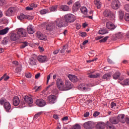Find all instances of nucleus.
<instances>
[{
	"label": "nucleus",
	"instance_id": "f257e3e1",
	"mask_svg": "<svg viewBox=\"0 0 129 129\" xmlns=\"http://www.w3.org/2000/svg\"><path fill=\"white\" fill-rule=\"evenodd\" d=\"M124 114H118L117 117H113L110 118V123L111 124H117L119 122H121V120L124 118Z\"/></svg>",
	"mask_w": 129,
	"mask_h": 129
},
{
	"label": "nucleus",
	"instance_id": "f03ea898",
	"mask_svg": "<svg viewBox=\"0 0 129 129\" xmlns=\"http://www.w3.org/2000/svg\"><path fill=\"white\" fill-rule=\"evenodd\" d=\"M19 9L17 6H13L9 8L5 15L7 16V17H12L14 16L15 13H17L18 12Z\"/></svg>",
	"mask_w": 129,
	"mask_h": 129
},
{
	"label": "nucleus",
	"instance_id": "7ed1b4c3",
	"mask_svg": "<svg viewBox=\"0 0 129 129\" xmlns=\"http://www.w3.org/2000/svg\"><path fill=\"white\" fill-rule=\"evenodd\" d=\"M57 20H61L65 22L73 23L76 20V16L72 14H67L64 16V18L57 19Z\"/></svg>",
	"mask_w": 129,
	"mask_h": 129
},
{
	"label": "nucleus",
	"instance_id": "20e7f679",
	"mask_svg": "<svg viewBox=\"0 0 129 129\" xmlns=\"http://www.w3.org/2000/svg\"><path fill=\"white\" fill-rule=\"evenodd\" d=\"M0 104L2 105H4V107L7 112H10L12 106L10 102H8L6 99L2 98L0 100Z\"/></svg>",
	"mask_w": 129,
	"mask_h": 129
},
{
	"label": "nucleus",
	"instance_id": "39448f33",
	"mask_svg": "<svg viewBox=\"0 0 129 129\" xmlns=\"http://www.w3.org/2000/svg\"><path fill=\"white\" fill-rule=\"evenodd\" d=\"M55 22L56 26H57V27H58V28L67 27L68 26H69V23H70V22H67L65 21L57 19H56Z\"/></svg>",
	"mask_w": 129,
	"mask_h": 129
},
{
	"label": "nucleus",
	"instance_id": "423d86ee",
	"mask_svg": "<svg viewBox=\"0 0 129 129\" xmlns=\"http://www.w3.org/2000/svg\"><path fill=\"white\" fill-rule=\"evenodd\" d=\"M72 88V85L71 83L69 81H66L65 82V86L63 85L60 87V88H58V89L61 91H67L71 89Z\"/></svg>",
	"mask_w": 129,
	"mask_h": 129
},
{
	"label": "nucleus",
	"instance_id": "0eeeda50",
	"mask_svg": "<svg viewBox=\"0 0 129 129\" xmlns=\"http://www.w3.org/2000/svg\"><path fill=\"white\" fill-rule=\"evenodd\" d=\"M104 16L110 19V20H113L114 19V14L109 9L104 11Z\"/></svg>",
	"mask_w": 129,
	"mask_h": 129
},
{
	"label": "nucleus",
	"instance_id": "6e6552de",
	"mask_svg": "<svg viewBox=\"0 0 129 129\" xmlns=\"http://www.w3.org/2000/svg\"><path fill=\"white\" fill-rule=\"evenodd\" d=\"M27 33V31L25 29L19 28L17 29V34H16V35L21 36L22 38H25L26 37Z\"/></svg>",
	"mask_w": 129,
	"mask_h": 129
},
{
	"label": "nucleus",
	"instance_id": "1a4fd4ad",
	"mask_svg": "<svg viewBox=\"0 0 129 129\" xmlns=\"http://www.w3.org/2000/svg\"><path fill=\"white\" fill-rule=\"evenodd\" d=\"M92 86L91 85H88L86 84H82L78 86V88L79 90L83 91H87Z\"/></svg>",
	"mask_w": 129,
	"mask_h": 129
},
{
	"label": "nucleus",
	"instance_id": "9d476101",
	"mask_svg": "<svg viewBox=\"0 0 129 129\" xmlns=\"http://www.w3.org/2000/svg\"><path fill=\"white\" fill-rule=\"evenodd\" d=\"M57 98L55 95H51L47 97V102L50 104H54L56 102V99Z\"/></svg>",
	"mask_w": 129,
	"mask_h": 129
},
{
	"label": "nucleus",
	"instance_id": "9b49d317",
	"mask_svg": "<svg viewBox=\"0 0 129 129\" xmlns=\"http://www.w3.org/2000/svg\"><path fill=\"white\" fill-rule=\"evenodd\" d=\"M111 7L114 10H117L120 7V2L118 0H114L111 4Z\"/></svg>",
	"mask_w": 129,
	"mask_h": 129
},
{
	"label": "nucleus",
	"instance_id": "f8f14e48",
	"mask_svg": "<svg viewBox=\"0 0 129 129\" xmlns=\"http://www.w3.org/2000/svg\"><path fill=\"white\" fill-rule=\"evenodd\" d=\"M13 63L15 64V66H18V67H17L16 69V74L20 75V73L22 71V65L19 64L17 61H13Z\"/></svg>",
	"mask_w": 129,
	"mask_h": 129
},
{
	"label": "nucleus",
	"instance_id": "ddd939ff",
	"mask_svg": "<svg viewBox=\"0 0 129 129\" xmlns=\"http://www.w3.org/2000/svg\"><path fill=\"white\" fill-rule=\"evenodd\" d=\"M121 74L119 72H116L114 73L112 77L113 78L114 80H119L120 81H122L124 80V78L123 77H120Z\"/></svg>",
	"mask_w": 129,
	"mask_h": 129
},
{
	"label": "nucleus",
	"instance_id": "4468645a",
	"mask_svg": "<svg viewBox=\"0 0 129 129\" xmlns=\"http://www.w3.org/2000/svg\"><path fill=\"white\" fill-rule=\"evenodd\" d=\"M38 62L43 63L47 61V58L45 55H38L37 56Z\"/></svg>",
	"mask_w": 129,
	"mask_h": 129
},
{
	"label": "nucleus",
	"instance_id": "2eb2a0df",
	"mask_svg": "<svg viewBox=\"0 0 129 129\" xmlns=\"http://www.w3.org/2000/svg\"><path fill=\"white\" fill-rule=\"evenodd\" d=\"M55 28V24L53 22H50L48 25H46L45 29L48 31H52Z\"/></svg>",
	"mask_w": 129,
	"mask_h": 129
},
{
	"label": "nucleus",
	"instance_id": "dca6fc26",
	"mask_svg": "<svg viewBox=\"0 0 129 129\" xmlns=\"http://www.w3.org/2000/svg\"><path fill=\"white\" fill-rule=\"evenodd\" d=\"M24 100L26 103L29 104V106H32L31 105L33 103L32 98L28 96H25L24 97Z\"/></svg>",
	"mask_w": 129,
	"mask_h": 129
},
{
	"label": "nucleus",
	"instance_id": "f3484780",
	"mask_svg": "<svg viewBox=\"0 0 129 129\" xmlns=\"http://www.w3.org/2000/svg\"><path fill=\"white\" fill-rule=\"evenodd\" d=\"M81 7V4L79 2H76L74 5H73L72 11L73 12H77Z\"/></svg>",
	"mask_w": 129,
	"mask_h": 129
},
{
	"label": "nucleus",
	"instance_id": "a211bd4d",
	"mask_svg": "<svg viewBox=\"0 0 129 129\" xmlns=\"http://www.w3.org/2000/svg\"><path fill=\"white\" fill-rule=\"evenodd\" d=\"M35 103L39 107H43L46 105V102L42 99H37Z\"/></svg>",
	"mask_w": 129,
	"mask_h": 129
},
{
	"label": "nucleus",
	"instance_id": "6ab92c4d",
	"mask_svg": "<svg viewBox=\"0 0 129 129\" xmlns=\"http://www.w3.org/2000/svg\"><path fill=\"white\" fill-rule=\"evenodd\" d=\"M106 28L109 30H114L116 28V26L114 25V24L111 22H108L106 23Z\"/></svg>",
	"mask_w": 129,
	"mask_h": 129
},
{
	"label": "nucleus",
	"instance_id": "aec40b11",
	"mask_svg": "<svg viewBox=\"0 0 129 129\" xmlns=\"http://www.w3.org/2000/svg\"><path fill=\"white\" fill-rule=\"evenodd\" d=\"M37 37L39 40L46 41V36L42 34V33L40 32H37Z\"/></svg>",
	"mask_w": 129,
	"mask_h": 129
},
{
	"label": "nucleus",
	"instance_id": "412c9836",
	"mask_svg": "<svg viewBox=\"0 0 129 129\" xmlns=\"http://www.w3.org/2000/svg\"><path fill=\"white\" fill-rule=\"evenodd\" d=\"M22 38L21 36L18 35L15 33H12L11 35V40L12 41H14L19 39V38Z\"/></svg>",
	"mask_w": 129,
	"mask_h": 129
},
{
	"label": "nucleus",
	"instance_id": "4be33fe9",
	"mask_svg": "<svg viewBox=\"0 0 129 129\" xmlns=\"http://www.w3.org/2000/svg\"><path fill=\"white\" fill-rule=\"evenodd\" d=\"M56 85L58 88L60 89V87L64 85V82L62 79H58L56 80Z\"/></svg>",
	"mask_w": 129,
	"mask_h": 129
},
{
	"label": "nucleus",
	"instance_id": "5701e85b",
	"mask_svg": "<svg viewBox=\"0 0 129 129\" xmlns=\"http://www.w3.org/2000/svg\"><path fill=\"white\" fill-rule=\"evenodd\" d=\"M83 127L85 129H92L93 126L91 124V121H90L84 123V124H83Z\"/></svg>",
	"mask_w": 129,
	"mask_h": 129
},
{
	"label": "nucleus",
	"instance_id": "b1692460",
	"mask_svg": "<svg viewBox=\"0 0 129 129\" xmlns=\"http://www.w3.org/2000/svg\"><path fill=\"white\" fill-rule=\"evenodd\" d=\"M69 78L70 79V80L73 83H76L78 81V78L77 77L73 75H69Z\"/></svg>",
	"mask_w": 129,
	"mask_h": 129
},
{
	"label": "nucleus",
	"instance_id": "393cba45",
	"mask_svg": "<svg viewBox=\"0 0 129 129\" xmlns=\"http://www.w3.org/2000/svg\"><path fill=\"white\" fill-rule=\"evenodd\" d=\"M117 14L118 15L119 20H122L124 19V11L122 10H118V11H117Z\"/></svg>",
	"mask_w": 129,
	"mask_h": 129
},
{
	"label": "nucleus",
	"instance_id": "a878e982",
	"mask_svg": "<svg viewBox=\"0 0 129 129\" xmlns=\"http://www.w3.org/2000/svg\"><path fill=\"white\" fill-rule=\"evenodd\" d=\"M36 63V61L35 58L32 57H31V58L29 59V64H31V66H35Z\"/></svg>",
	"mask_w": 129,
	"mask_h": 129
},
{
	"label": "nucleus",
	"instance_id": "bb28decb",
	"mask_svg": "<svg viewBox=\"0 0 129 129\" xmlns=\"http://www.w3.org/2000/svg\"><path fill=\"white\" fill-rule=\"evenodd\" d=\"M59 9L62 10V11L67 12L70 11V8L67 5H61L59 7Z\"/></svg>",
	"mask_w": 129,
	"mask_h": 129
},
{
	"label": "nucleus",
	"instance_id": "cd10ccee",
	"mask_svg": "<svg viewBox=\"0 0 129 129\" xmlns=\"http://www.w3.org/2000/svg\"><path fill=\"white\" fill-rule=\"evenodd\" d=\"M10 29L9 28H6L5 29H4L3 30H0V35H5L9 32V30Z\"/></svg>",
	"mask_w": 129,
	"mask_h": 129
},
{
	"label": "nucleus",
	"instance_id": "c85d7f7f",
	"mask_svg": "<svg viewBox=\"0 0 129 129\" xmlns=\"http://www.w3.org/2000/svg\"><path fill=\"white\" fill-rule=\"evenodd\" d=\"M49 13H50V12L48 8L42 9L41 10L39 11V14H40V15H46V14H48Z\"/></svg>",
	"mask_w": 129,
	"mask_h": 129
},
{
	"label": "nucleus",
	"instance_id": "c756f323",
	"mask_svg": "<svg viewBox=\"0 0 129 129\" xmlns=\"http://www.w3.org/2000/svg\"><path fill=\"white\" fill-rule=\"evenodd\" d=\"M20 101L18 97L16 96L13 98V105L15 106H17L19 104Z\"/></svg>",
	"mask_w": 129,
	"mask_h": 129
},
{
	"label": "nucleus",
	"instance_id": "7c9ffc66",
	"mask_svg": "<svg viewBox=\"0 0 129 129\" xmlns=\"http://www.w3.org/2000/svg\"><path fill=\"white\" fill-rule=\"evenodd\" d=\"M108 33V31L105 28H101L98 31V34L100 35H104Z\"/></svg>",
	"mask_w": 129,
	"mask_h": 129
},
{
	"label": "nucleus",
	"instance_id": "2f4dec72",
	"mask_svg": "<svg viewBox=\"0 0 129 129\" xmlns=\"http://www.w3.org/2000/svg\"><path fill=\"white\" fill-rule=\"evenodd\" d=\"M105 125H106L107 129H116L114 126L112 125L109 121L105 123Z\"/></svg>",
	"mask_w": 129,
	"mask_h": 129
},
{
	"label": "nucleus",
	"instance_id": "473e14b6",
	"mask_svg": "<svg viewBox=\"0 0 129 129\" xmlns=\"http://www.w3.org/2000/svg\"><path fill=\"white\" fill-rule=\"evenodd\" d=\"M27 32H28L29 34H33L34 33L32 25H30L27 27Z\"/></svg>",
	"mask_w": 129,
	"mask_h": 129
},
{
	"label": "nucleus",
	"instance_id": "72a5a7b5",
	"mask_svg": "<svg viewBox=\"0 0 129 129\" xmlns=\"http://www.w3.org/2000/svg\"><path fill=\"white\" fill-rule=\"evenodd\" d=\"M110 78L111 75L109 73H107L104 74V76H103L102 79L106 81H108L109 80V79H110Z\"/></svg>",
	"mask_w": 129,
	"mask_h": 129
},
{
	"label": "nucleus",
	"instance_id": "f704fd0d",
	"mask_svg": "<svg viewBox=\"0 0 129 129\" xmlns=\"http://www.w3.org/2000/svg\"><path fill=\"white\" fill-rule=\"evenodd\" d=\"M99 74H97L96 75H93L92 74H89V76H88V77L91 78V79H94V78H97L99 77Z\"/></svg>",
	"mask_w": 129,
	"mask_h": 129
},
{
	"label": "nucleus",
	"instance_id": "c9c22d12",
	"mask_svg": "<svg viewBox=\"0 0 129 129\" xmlns=\"http://www.w3.org/2000/svg\"><path fill=\"white\" fill-rule=\"evenodd\" d=\"M26 17H27V16H25V14H20V15L17 16V19H18V20H19L20 21H22L24 19H26Z\"/></svg>",
	"mask_w": 129,
	"mask_h": 129
},
{
	"label": "nucleus",
	"instance_id": "e433bc0d",
	"mask_svg": "<svg viewBox=\"0 0 129 129\" xmlns=\"http://www.w3.org/2000/svg\"><path fill=\"white\" fill-rule=\"evenodd\" d=\"M121 123H126V124L129 125V118L128 117L123 118V119L121 120Z\"/></svg>",
	"mask_w": 129,
	"mask_h": 129
},
{
	"label": "nucleus",
	"instance_id": "4c0bfd02",
	"mask_svg": "<svg viewBox=\"0 0 129 129\" xmlns=\"http://www.w3.org/2000/svg\"><path fill=\"white\" fill-rule=\"evenodd\" d=\"M69 45L68 44H66L65 45L63 46L62 49L59 51L60 53H64L66 51V49H68Z\"/></svg>",
	"mask_w": 129,
	"mask_h": 129
},
{
	"label": "nucleus",
	"instance_id": "58836bf2",
	"mask_svg": "<svg viewBox=\"0 0 129 129\" xmlns=\"http://www.w3.org/2000/svg\"><path fill=\"white\" fill-rule=\"evenodd\" d=\"M29 45V43L27 41H24V42L22 43V45L20 46V48L24 49L25 47L28 46Z\"/></svg>",
	"mask_w": 129,
	"mask_h": 129
},
{
	"label": "nucleus",
	"instance_id": "ea45409f",
	"mask_svg": "<svg viewBox=\"0 0 129 129\" xmlns=\"http://www.w3.org/2000/svg\"><path fill=\"white\" fill-rule=\"evenodd\" d=\"M97 129H104V123H98L97 125Z\"/></svg>",
	"mask_w": 129,
	"mask_h": 129
},
{
	"label": "nucleus",
	"instance_id": "a19ab883",
	"mask_svg": "<svg viewBox=\"0 0 129 129\" xmlns=\"http://www.w3.org/2000/svg\"><path fill=\"white\" fill-rule=\"evenodd\" d=\"M121 85L129 86V79H126L123 81V83H120Z\"/></svg>",
	"mask_w": 129,
	"mask_h": 129
},
{
	"label": "nucleus",
	"instance_id": "79ce46f5",
	"mask_svg": "<svg viewBox=\"0 0 129 129\" xmlns=\"http://www.w3.org/2000/svg\"><path fill=\"white\" fill-rule=\"evenodd\" d=\"M81 12L84 15H87V8L86 7H83L81 8Z\"/></svg>",
	"mask_w": 129,
	"mask_h": 129
},
{
	"label": "nucleus",
	"instance_id": "37998d69",
	"mask_svg": "<svg viewBox=\"0 0 129 129\" xmlns=\"http://www.w3.org/2000/svg\"><path fill=\"white\" fill-rule=\"evenodd\" d=\"M57 6H52L51 7H50V8L48 9V10L51 12H56L57 11Z\"/></svg>",
	"mask_w": 129,
	"mask_h": 129
},
{
	"label": "nucleus",
	"instance_id": "c03bdc74",
	"mask_svg": "<svg viewBox=\"0 0 129 129\" xmlns=\"http://www.w3.org/2000/svg\"><path fill=\"white\" fill-rule=\"evenodd\" d=\"M42 112H39L38 113L35 114L34 115V117L33 118V119L34 120H35L36 119H37L38 118V117H39L40 115H41L42 114Z\"/></svg>",
	"mask_w": 129,
	"mask_h": 129
},
{
	"label": "nucleus",
	"instance_id": "a18cd8bd",
	"mask_svg": "<svg viewBox=\"0 0 129 129\" xmlns=\"http://www.w3.org/2000/svg\"><path fill=\"white\" fill-rule=\"evenodd\" d=\"M115 36L117 39H120L123 37V35L122 34L121 32H119L116 34Z\"/></svg>",
	"mask_w": 129,
	"mask_h": 129
},
{
	"label": "nucleus",
	"instance_id": "49530a36",
	"mask_svg": "<svg viewBox=\"0 0 129 129\" xmlns=\"http://www.w3.org/2000/svg\"><path fill=\"white\" fill-rule=\"evenodd\" d=\"M101 2L99 1L96 2V7H97V9H99L101 8Z\"/></svg>",
	"mask_w": 129,
	"mask_h": 129
},
{
	"label": "nucleus",
	"instance_id": "de8ad7c7",
	"mask_svg": "<svg viewBox=\"0 0 129 129\" xmlns=\"http://www.w3.org/2000/svg\"><path fill=\"white\" fill-rule=\"evenodd\" d=\"M124 11L129 13V4H125L124 6Z\"/></svg>",
	"mask_w": 129,
	"mask_h": 129
},
{
	"label": "nucleus",
	"instance_id": "09e8293b",
	"mask_svg": "<svg viewBox=\"0 0 129 129\" xmlns=\"http://www.w3.org/2000/svg\"><path fill=\"white\" fill-rule=\"evenodd\" d=\"M72 129H81V126L78 124H76V125L73 126Z\"/></svg>",
	"mask_w": 129,
	"mask_h": 129
},
{
	"label": "nucleus",
	"instance_id": "8fccbe9b",
	"mask_svg": "<svg viewBox=\"0 0 129 129\" xmlns=\"http://www.w3.org/2000/svg\"><path fill=\"white\" fill-rule=\"evenodd\" d=\"M2 43L4 45H7L8 43V39L7 38H4V40L2 41Z\"/></svg>",
	"mask_w": 129,
	"mask_h": 129
},
{
	"label": "nucleus",
	"instance_id": "3c124183",
	"mask_svg": "<svg viewBox=\"0 0 129 129\" xmlns=\"http://www.w3.org/2000/svg\"><path fill=\"white\" fill-rule=\"evenodd\" d=\"M124 20H125V21H129V14L128 13H126V14H124Z\"/></svg>",
	"mask_w": 129,
	"mask_h": 129
},
{
	"label": "nucleus",
	"instance_id": "603ef678",
	"mask_svg": "<svg viewBox=\"0 0 129 129\" xmlns=\"http://www.w3.org/2000/svg\"><path fill=\"white\" fill-rule=\"evenodd\" d=\"M108 38V36L105 37L104 38L100 40H99V42L101 43V42H106Z\"/></svg>",
	"mask_w": 129,
	"mask_h": 129
},
{
	"label": "nucleus",
	"instance_id": "864d4df0",
	"mask_svg": "<svg viewBox=\"0 0 129 129\" xmlns=\"http://www.w3.org/2000/svg\"><path fill=\"white\" fill-rule=\"evenodd\" d=\"M3 77H4V81H7V80L10 79V77L8 76L7 74H4V76H3Z\"/></svg>",
	"mask_w": 129,
	"mask_h": 129
},
{
	"label": "nucleus",
	"instance_id": "5fc2aeb1",
	"mask_svg": "<svg viewBox=\"0 0 129 129\" xmlns=\"http://www.w3.org/2000/svg\"><path fill=\"white\" fill-rule=\"evenodd\" d=\"M28 19L29 20H32L33 19V17L30 15H27L26 19Z\"/></svg>",
	"mask_w": 129,
	"mask_h": 129
},
{
	"label": "nucleus",
	"instance_id": "6e6d98bb",
	"mask_svg": "<svg viewBox=\"0 0 129 129\" xmlns=\"http://www.w3.org/2000/svg\"><path fill=\"white\" fill-rule=\"evenodd\" d=\"M41 88V86L37 87V86H35L34 87V89H36L35 90V92H37L39 91L40 90V88Z\"/></svg>",
	"mask_w": 129,
	"mask_h": 129
},
{
	"label": "nucleus",
	"instance_id": "4d7b16f0",
	"mask_svg": "<svg viewBox=\"0 0 129 129\" xmlns=\"http://www.w3.org/2000/svg\"><path fill=\"white\" fill-rule=\"evenodd\" d=\"M73 4V1L72 0H70V1H68V2H67V5L69 6H71Z\"/></svg>",
	"mask_w": 129,
	"mask_h": 129
},
{
	"label": "nucleus",
	"instance_id": "13d9d810",
	"mask_svg": "<svg viewBox=\"0 0 129 129\" xmlns=\"http://www.w3.org/2000/svg\"><path fill=\"white\" fill-rule=\"evenodd\" d=\"M99 114L100 113L99 112L96 111V112H94L93 116L96 117L98 116V115H99Z\"/></svg>",
	"mask_w": 129,
	"mask_h": 129
},
{
	"label": "nucleus",
	"instance_id": "bf43d9fd",
	"mask_svg": "<svg viewBox=\"0 0 129 129\" xmlns=\"http://www.w3.org/2000/svg\"><path fill=\"white\" fill-rule=\"evenodd\" d=\"M51 75H52V74H50V75H49L47 76V80H46V84H48L49 80H50V78L51 77Z\"/></svg>",
	"mask_w": 129,
	"mask_h": 129
},
{
	"label": "nucleus",
	"instance_id": "052dcab7",
	"mask_svg": "<svg viewBox=\"0 0 129 129\" xmlns=\"http://www.w3.org/2000/svg\"><path fill=\"white\" fill-rule=\"evenodd\" d=\"M89 115H90V113L88 112H86L84 114H83V116H84V117H89Z\"/></svg>",
	"mask_w": 129,
	"mask_h": 129
},
{
	"label": "nucleus",
	"instance_id": "680f3d73",
	"mask_svg": "<svg viewBox=\"0 0 129 129\" xmlns=\"http://www.w3.org/2000/svg\"><path fill=\"white\" fill-rule=\"evenodd\" d=\"M116 104L114 102H112L110 103V106H111V108H113L115 106H116Z\"/></svg>",
	"mask_w": 129,
	"mask_h": 129
},
{
	"label": "nucleus",
	"instance_id": "e2e57ef3",
	"mask_svg": "<svg viewBox=\"0 0 129 129\" xmlns=\"http://www.w3.org/2000/svg\"><path fill=\"white\" fill-rule=\"evenodd\" d=\"M25 77L27 78H31L32 77V76L31 74H25Z\"/></svg>",
	"mask_w": 129,
	"mask_h": 129
},
{
	"label": "nucleus",
	"instance_id": "0e129e2a",
	"mask_svg": "<svg viewBox=\"0 0 129 129\" xmlns=\"http://www.w3.org/2000/svg\"><path fill=\"white\" fill-rule=\"evenodd\" d=\"M25 10H26V11H32L33 9L32 8V7H27L25 8Z\"/></svg>",
	"mask_w": 129,
	"mask_h": 129
},
{
	"label": "nucleus",
	"instance_id": "69168bd1",
	"mask_svg": "<svg viewBox=\"0 0 129 129\" xmlns=\"http://www.w3.org/2000/svg\"><path fill=\"white\" fill-rule=\"evenodd\" d=\"M68 119H69V118H68V116H66V117H63L61 119V120H62L63 121H67Z\"/></svg>",
	"mask_w": 129,
	"mask_h": 129
},
{
	"label": "nucleus",
	"instance_id": "338daca9",
	"mask_svg": "<svg viewBox=\"0 0 129 129\" xmlns=\"http://www.w3.org/2000/svg\"><path fill=\"white\" fill-rule=\"evenodd\" d=\"M40 77V73H38L35 75V79H38Z\"/></svg>",
	"mask_w": 129,
	"mask_h": 129
},
{
	"label": "nucleus",
	"instance_id": "774afa93",
	"mask_svg": "<svg viewBox=\"0 0 129 129\" xmlns=\"http://www.w3.org/2000/svg\"><path fill=\"white\" fill-rule=\"evenodd\" d=\"M30 6L31 7V8H36L37 7V5H36L34 3H32L31 4Z\"/></svg>",
	"mask_w": 129,
	"mask_h": 129
}]
</instances>
